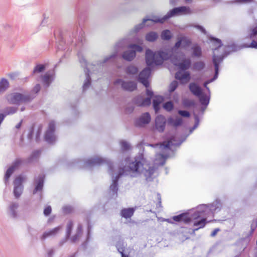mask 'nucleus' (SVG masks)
Segmentation results:
<instances>
[{"mask_svg":"<svg viewBox=\"0 0 257 257\" xmlns=\"http://www.w3.org/2000/svg\"><path fill=\"white\" fill-rule=\"evenodd\" d=\"M134 109V107L133 106H127L125 109V111L127 113H131L133 111Z\"/></svg>","mask_w":257,"mask_h":257,"instance_id":"0e129e2a","label":"nucleus"},{"mask_svg":"<svg viewBox=\"0 0 257 257\" xmlns=\"http://www.w3.org/2000/svg\"><path fill=\"white\" fill-rule=\"evenodd\" d=\"M133 102L138 106H143V97L138 96L133 99Z\"/></svg>","mask_w":257,"mask_h":257,"instance_id":"79ce46f5","label":"nucleus"},{"mask_svg":"<svg viewBox=\"0 0 257 257\" xmlns=\"http://www.w3.org/2000/svg\"><path fill=\"white\" fill-rule=\"evenodd\" d=\"M116 56V53L113 54L109 56L106 57L102 62H99V63L97 64L98 65H103L106 62H107L109 60L111 59L112 58L115 57Z\"/></svg>","mask_w":257,"mask_h":257,"instance_id":"09e8293b","label":"nucleus"},{"mask_svg":"<svg viewBox=\"0 0 257 257\" xmlns=\"http://www.w3.org/2000/svg\"><path fill=\"white\" fill-rule=\"evenodd\" d=\"M219 231V228H215L211 233V236H214L216 233H217V232H218Z\"/></svg>","mask_w":257,"mask_h":257,"instance_id":"774afa93","label":"nucleus"},{"mask_svg":"<svg viewBox=\"0 0 257 257\" xmlns=\"http://www.w3.org/2000/svg\"><path fill=\"white\" fill-rule=\"evenodd\" d=\"M52 211V208L50 206L46 207L44 210V214L45 216H48Z\"/></svg>","mask_w":257,"mask_h":257,"instance_id":"864d4df0","label":"nucleus"},{"mask_svg":"<svg viewBox=\"0 0 257 257\" xmlns=\"http://www.w3.org/2000/svg\"><path fill=\"white\" fill-rule=\"evenodd\" d=\"M83 35L84 32L82 30L81 28H78L77 27L76 29L72 32L71 35L69 36L70 40H68V41L69 43H73L74 42V39H75L76 42L77 40L79 42H82L84 38Z\"/></svg>","mask_w":257,"mask_h":257,"instance_id":"f3484780","label":"nucleus"},{"mask_svg":"<svg viewBox=\"0 0 257 257\" xmlns=\"http://www.w3.org/2000/svg\"><path fill=\"white\" fill-rule=\"evenodd\" d=\"M189 89L196 96H199L202 94L201 88L195 83H190L189 85Z\"/></svg>","mask_w":257,"mask_h":257,"instance_id":"a878e982","label":"nucleus"},{"mask_svg":"<svg viewBox=\"0 0 257 257\" xmlns=\"http://www.w3.org/2000/svg\"><path fill=\"white\" fill-rule=\"evenodd\" d=\"M194 27L195 28H196L197 29H198V30H199L200 31H201V32L204 33V34H206V30L202 26H200V25H195Z\"/></svg>","mask_w":257,"mask_h":257,"instance_id":"bf43d9fd","label":"nucleus"},{"mask_svg":"<svg viewBox=\"0 0 257 257\" xmlns=\"http://www.w3.org/2000/svg\"><path fill=\"white\" fill-rule=\"evenodd\" d=\"M221 203L216 200L212 203L207 205L201 204L197 207V210L191 214L192 220H194L193 226L196 227L192 229L193 233L200 228H203L208 222L206 218L220 211Z\"/></svg>","mask_w":257,"mask_h":257,"instance_id":"7ed1b4c3","label":"nucleus"},{"mask_svg":"<svg viewBox=\"0 0 257 257\" xmlns=\"http://www.w3.org/2000/svg\"><path fill=\"white\" fill-rule=\"evenodd\" d=\"M55 130V123L54 121H51L45 135V141L49 144H53L56 141V137L54 134Z\"/></svg>","mask_w":257,"mask_h":257,"instance_id":"4468645a","label":"nucleus"},{"mask_svg":"<svg viewBox=\"0 0 257 257\" xmlns=\"http://www.w3.org/2000/svg\"><path fill=\"white\" fill-rule=\"evenodd\" d=\"M142 51L141 46L137 44H130L128 46V50L123 53L122 57L126 61H132L135 58L136 52H141Z\"/></svg>","mask_w":257,"mask_h":257,"instance_id":"6e6552de","label":"nucleus"},{"mask_svg":"<svg viewBox=\"0 0 257 257\" xmlns=\"http://www.w3.org/2000/svg\"><path fill=\"white\" fill-rule=\"evenodd\" d=\"M19 207L18 202L12 201L10 203L8 209L7 213L12 218L16 219L18 217V209Z\"/></svg>","mask_w":257,"mask_h":257,"instance_id":"2eb2a0df","label":"nucleus"},{"mask_svg":"<svg viewBox=\"0 0 257 257\" xmlns=\"http://www.w3.org/2000/svg\"><path fill=\"white\" fill-rule=\"evenodd\" d=\"M120 144H121V149L123 151H127L130 149V145L127 142L124 141H122L120 142Z\"/></svg>","mask_w":257,"mask_h":257,"instance_id":"49530a36","label":"nucleus"},{"mask_svg":"<svg viewBox=\"0 0 257 257\" xmlns=\"http://www.w3.org/2000/svg\"><path fill=\"white\" fill-rule=\"evenodd\" d=\"M115 85H120L121 88L127 91L132 92L137 88V83L132 81H124L121 79H117L114 82Z\"/></svg>","mask_w":257,"mask_h":257,"instance_id":"9d476101","label":"nucleus"},{"mask_svg":"<svg viewBox=\"0 0 257 257\" xmlns=\"http://www.w3.org/2000/svg\"><path fill=\"white\" fill-rule=\"evenodd\" d=\"M45 69L44 65L39 64L37 65L33 70V73H40L43 72Z\"/></svg>","mask_w":257,"mask_h":257,"instance_id":"a19ab883","label":"nucleus"},{"mask_svg":"<svg viewBox=\"0 0 257 257\" xmlns=\"http://www.w3.org/2000/svg\"><path fill=\"white\" fill-rule=\"evenodd\" d=\"M192 44V41L191 39L186 36H181L178 38V40L175 44L174 46L170 49L164 51L165 52H170L175 53H182L179 50V48L182 45V47L183 49H187L190 47Z\"/></svg>","mask_w":257,"mask_h":257,"instance_id":"0eeeda50","label":"nucleus"},{"mask_svg":"<svg viewBox=\"0 0 257 257\" xmlns=\"http://www.w3.org/2000/svg\"><path fill=\"white\" fill-rule=\"evenodd\" d=\"M167 123L169 125L174 127H177L180 126L183 123V119L180 117H177L174 118L170 117L168 118Z\"/></svg>","mask_w":257,"mask_h":257,"instance_id":"cd10ccee","label":"nucleus"},{"mask_svg":"<svg viewBox=\"0 0 257 257\" xmlns=\"http://www.w3.org/2000/svg\"><path fill=\"white\" fill-rule=\"evenodd\" d=\"M72 210V207L70 206H65L63 207V211L65 213H69Z\"/></svg>","mask_w":257,"mask_h":257,"instance_id":"5fc2aeb1","label":"nucleus"},{"mask_svg":"<svg viewBox=\"0 0 257 257\" xmlns=\"http://www.w3.org/2000/svg\"><path fill=\"white\" fill-rule=\"evenodd\" d=\"M73 226V223L72 221L69 220L68 222L67 226H66V238H69L70 236L72 230Z\"/></svg>","mask_w":257,"mask_h":257,"instance_id":"4c0bfd02","label":"nucleus"},{"mask_svg":"<svg viewBox=\"0 0 257 257\" xmlns=\"http://www.w3.org/2000/svg\"><path fill=\"white\" fill-rule=\"evenodd\" d=\"M178 113L181 116L185 117H189L190 115V113L187 110H179L178 111Z\"/></svg>","mask_w":257,"mask_h":257,"instance_id":"3c124183","label":"nucleus"},{"mask_svg":"<svg viewBox=\"0 0 257 257\" xmlns=\"http://www.w3.org/2000/svg\"><path fill=\"white\" fill-rule=\"evenodd\" d=\"M61 229L62 226H59L52 229L46 231L44 232V233L43 234L41 237V239L42 240H45V239L49 237L55 236L59 233V232L61 230Z\"/></svg>","mask_w":257,"mask_h":257,"instance_id":"4be33fe9","label":"nucleus"},{"mask_svg":"<svg viewBox=\"0 0 257 257\" xmlns=\"http://www.w3.org/2000/svg\"><path fill=\"white\" fill-rule=\"evenodd\" d=\"M182 53L171 54L170 52H165L164 51H158L154 52L151 49H148L146 51V62L148 67L154 65H161L164 61L170 59L172 63L181 70L185 71L188 69L191 64L189 58H185L182 62H180V56H183Z\"/></svg>","mask_w":257,"mask_h":257,"instance_id":"f03ea898","label":"nucleus"},{"mask_svg":"<svg viewBox=\"0 0 257 257\" xmlns=\"http://www.w3.org/2000/svg\"><path fill=\"white\" fill-rule=\"evenodd\" d=\"M151 97H147L145 98H143V106H148L151 104Z\"/></svg>","mask_w":257,"mask_h":257,"instance_id":"603ef678","label":"nucleus"},{"mask_svg":"<svg viewBox=\"0 0 257 257\" xmlns=\"http://www.w3.org/2000/svg\"><path fill=\"white\" fill-rule=\"evenodd\" d=\"M158 38V34L155 32H150L146 35V40L150 42H155Z\"/></svg>","mask_w":257,"mask_h":257,"instance_id":"2f4dec72","label":"nucleus"},{"mask_svg":"<svg viewBox=\"0 0 257 257\" xmlns=\"http://www.w3.org/2000/svg\"><path fill=\"white\" fill-rule=\"evenodd\" d=\"M161 39L163 40H169L171 39V32L169 30H165L162 32L161 34Z\"/></svg>","mask_w":257,"mask_h":257,"instance_id":"e433bc0d","label":"nucleus"},{"mask_svg":"<svg viewBox=\"0 0 257 257\" xmlns=\"http://www.w3.org/2000/svg\"><path fill=\"white\" fill-rule=\"evenodd\" d=\"M40 154L41 151L40 150H37L33 152L29 158V162H33L36 160L40 156Z\"/></svg>","mask_w":257,"mask_h":257,"instance_id":"ea45409f","label":"nucleus"},{"mask_svg":"<svg viewBox=\"0 0 257 257\" xmlns=\"http://www.w3.org/2000/svg\"><path fill=\"white\" fill-rule=\"evenodd\" d=\"M55 73L53 70L51 72H48L42 77V81L44 84L47 87H49L50 83L54 79Z\"/></svg>","mask_w":257,"mask_h":257,"instance_id":"b1692460","label":"nucleus"},{"mask_svg":"<svg viewBox=\"0 0 257 257\" xmlns=\"http://www.w3.org/2000/svg\"><path fill=\"white\" fill-rule=\"evenodd\" d=\"M195 124H194L193 126L190 130V133H192V132L195 129H196L199 125V117L198 116V115H195Z\"/></svg>","mask_w":257,"mask_h":257,"instance_id":"a18cd8bd","label":"nucleus"},{"mask_svg":"<svg viewBox=\"0 0 257 257\" xmlns=\"http://www.w3.org/2000/svg\"><path fill=\"white\" fill-rule=\"evenodd\" d=\"M134 212V208H124L121 210L120 215L125 218H129L133 215Z\"/></svg>","mask_w":257,"mask_h":257,"instance_id":"c756f323","label":"nucleus"},{"mask_svg":"<svg viewBox=\"0 0 257 257\" xmlns=\"http://www.w3.org/2000/svg\"><path fill=\"white\" fill-rule=\"evenodd\" d=\"M175 78L181 81L182 82H183L184 80L187 82L190 79V74L188 71H186L184 73L178 71L175 74Z\"/></svg>","mask_w":257,"mask_h":257,"instance_id":"393cba45","label":"nucleus"},{"mask_svg":"<svg viewBox=\"0 0 257 257\" xmlns=\"http://www.w3.org/2000/svg\"><path fill=\"white\" fill-rule=\"evenodd\" d=\"M9 87V82L6 78H2L0 81V92L5 91Z\"/></svg>","mask_w":257,"mask_h":257,"instance_id":"f704fd0d","label":"nucleus"},{"mask_svg":"<svg viewBox=\"0 0 257 257\" xmlns=\"http://www.w3.org/2000/svg\"><path fill=\"white\" fill-rule=\"evenodd\" d=\"M178 83L177 81H173L169 85V91L170 92H172L175 90L178 87Z\"/></svg>","mask_w":257,"mask_h":257,"instance_id":"c03bdc74","label":"nucleus"},{"mask_svg":"<svg viewBox=\"0 0 257 257\" xmlns=\"http://www.w3.org/2000/svg\"><path fill=\"white\" fill-rule=\"evenodd\" d=\"M146 94L148 95V96L149 97H151V98H152V97L153 96V92L152 90H150L148 89H147Z\"/></svg>","mask_w":257,"mask_h":257,"instance_id":"e2e57ef3","label":"nucleus"},{"mask_svg":"<svg viewBox=\"0 0 257 257\" xmlns=\"http://www.w3.org/2000/svg\"><path fill=\"white\" fill-rule=\"evenodd\" d=\"M42 130V126L41 125H39L38 126L36 134V141L37 142H39L40 140V136L41 135V132Z\"/></svg>","mask_w":257,"mask_h":257,"instance_id":"de8ad7c7","label":"nucleus"},{"mask_svg":"<svg viewBox=\"0 0 257 257\" xmlns=\"http://www.w3.org/2000/svg\"><path fill=\"white\" fill-rule=\"evenodd\" d=\"M54 251L53 249H50L47 251L48 257H52L54 254Z\"/></svg>","mask_w":257,"mask_h":257,"instance_id":"338daca9","label":"nucleus"},{"mask_svg":"<svg viewBox=\"0 0 257 257\" xmlns=\"http://www.w3.org/2000/svg\"><path fill=\"white\" fill-rule=\"evenodd\" d=\"M125 73L130 76L131 78H137L138 77L139 70L137 67L133 65H130L125 69Z\"/></svg>","mask_w":257,"mask_h":257,"instance_id":"5701e85b","label":"nucleus"},{"mask_svg":"<svg viewBox=\"0 0 257 257\" xmlns=\"http://www.w3.org/2000/svg\"><path fill=\"white\" fill-rule=\"evenodd\" d=\"M192 13V10L188 7L181 6L175 7L170 10L167 14L162 18H159L158 16H153L151 19H144L141 24L135 27L134 31L135 33H137L144 27L146 24L147 26H151L153 23L163 24L165 22L171 18L191 15Z\"/></svg>","mask_w":257,"mask_h":257,"instance_id":"20e7f679","label":"nucleus"},{"mask_svg":"<svg viewBox=\"0 0 257 257\" xmlns=\"http://www.w3.org/2000/svg\"><path fill=\"white\" fill-rule=\"evenodd\" d=\"M78 56L79 57V62L81 63V66L82 67H86V68L84 69L86 78L83 85V91H84L89 88L91 84V77L89 74V70L87 68V63L86 60L85 59L84 57L81 55V53H78Z\"/></svg>","mask_w":257,"mask_h":257,"instance_id":"1a4fd4ad","label":"nucleus"},{"mask_svg":"<svg viewBox=\"0 0 257 257\" xmlns=\"http://www.w3.org/2000/svg\"><path fill=\"white\" fill-rule=\"evenodd\" d=\"M41 89V85L39 84H36L32 90L28 94H31L32 95H35V97L36 96V94L39 92Z\"/></svg>","mask_w":257,"mask_h":257,"instance_id":"37998d69","label":"nucleus"},{"mask_svg":"<svg viewBox=\"0 0 257 257\" xmlns=\"http://www.w3.org/2000/svg\"><path fill=\"white\" fill-rule=\"evenodd\" d=\"M162 100V98L160 96L156 97L153 100V106L156 113H157L160 109V104Z\"/></svg>","mask_w":257,"mask_h":257,"instance_id":"72a5a7b5","label":"nucleus"},{"mask_svg":"<svg viewBox=\"0 0 257 257\" xmlns=\"http://www.w3.org/2000/svg\"><path fill=\"white\" fill-rule=\"evenodd\" d=\"M250 38L252 39V42L249 47L257 49V26L252 29Z\"/></svg>","mask_w":257,"mask_h":257,"instance_id":"bb28decb","label":"nucleus"},{"mask_svg":"<svg viewBox=\"0 0 257 257\" xmlns=\"http://www.w3.org/2000/svg\"><path fill=\"white\" fill-rule=\"evenodd\" d=\"M183 104L186 106H193L195 103L194 101L189 99H186L183 101Z\"/></svg>","mask_w":257,"mask_h":257,"instance_id":"8fccbe9b","label":"nucleus"},{"mask_svg":"<svg viewBox=\"0 0 257 257\" xmlns=\"http://www.w3.org/2000/svg\"><path fill=\"white\" fill-rule=\"evenodd\" d=\"M34 132V127H32L30 130V132H29V134L28 135V138L29 140H31L32 139Z\"/></svg>","mask_w":257,"mask_h":257,"instance_id":"13d9d810","label":"nucleus"},{"mask_svg":"<svg viewBox=\"0 0 257 257\" xmlns=\"http://www.w3.org/2000/svg\"><path fill=\"white\" fill-rule=\"evenodd\" d=\"M35 98V95L31 94H22L20 93H12L8 94L6 99L8 102L13 104H19L21 102H29Z\"/></svg>","mask_w":257,"mask_h":257,"instance_id":"423d86ee","label":"nucleus"},{"mask_svg":"<svg viewBox=\"0 0 257 257\" xmlns=\"http://www.w3.org/2000/svg\"><path fill=\"white\" fill-rule=\"evenodd\" d=\"M159 156L161 157V158L163 159V161L160 163L161 165L163 166L165 163V160L168 157V155H164L163 154H159Z\"/></svg>","mask_w":257,"mask_h":257,"instance_id":"6e6d98bb","label":"nucleus"},{"mask_svg":"<svg viewBox=\"0 0 257 257\" xmlns=\"http://www.w3.org/2000/svg\"><path fill=\"white\" fill-rule=\"evenodd\" d=\"M235 2L239 3H249L252 2H254V0H235Z\"/></svg>","mask_w":257,"mask_h":257,"instance_id":"680f3d73","label":"nucleus"},{"mask_svg":"<svg viewBox=\"0 0 257 257\" xmlns=\"http://www.w3.org/2000/svg\"><path fill=\"white\" fill-rule=\"evenodd\" d=\"M204 62L200 61L195 62L193 65V69L197 71H201L205 68Z\"/></svg>","mask_w":257,"mask_h":257,"instance_id":"c9c22d12","label":"nucleus"},{"mask_svg":"<svg viewBox=\"0 0 257 257\" xmlns=\"http://www.w3.org/2000/svg\"><path fill=\"white\" fill-rule=\"evenodd\" d=\"M174 221L178 222H183L187 224L192 221L191 214L189 213H183L179 215L174 216L172 217Z\"/></svg>","mask_w":257,"mask_h":257,"instance_id":"aec40b11","label":"nucleus"},{"mask_svg":"<svg viewBox=\"0 0 257 257\" xmlns=\"http://www.w3.org/2000/svg\"><path fill=\"white\" fill-rule=\"evenodd\" d=\"M60 39H61V42H60V43L58 45L57 49L59 50H62L64 49L63 46H62V44L64 43L63 39L62 38H61V36H60Z\"/></svg>","mask_w":257,"mask_h":257,"instance_id":"052dcab7","label":"nucleus"},{"mask_svg":"<svg viewBox=\"0 0 257 257\" xmlns=\"http://www.w3.org/2000/svg\"><path fill=\"white\" fill-rule=\"evenodd\" d=\"M80 234L76 233L73 236H72L71 238V241L72 242L74 243L75 241H76L79 238V237Z\"/></svg>","mask_w":257,"mask_h":257,"instance_id":"4d7b16f0","label":"nucleus"},{"mask_svg":"<svg viewBox=\"0 0 257 257\" xmlns=\"http://www.w3.org/2000/svg\"><path fill=\"white\" fill-rule=\"evenodd\" d=\"M144 149L142 152L139 153L135 158L134 161L130 162V158H126L124 162L125 165L120 167L118 174L114 177V166L112 163L109 160L99 157L91 158L84 163V167L91 168L93 166L106 164L108 167L109 174L112 176V183L109 187L112 195L117 196L118 191V181L120 177L130 175L132 177H136L138 175L143 174L147 181L152 180V176L154 173L155 168L148 164L144 158Z\"/></svg>","mask_w":257,"mask_h":257,"instance_id":"f257e3e1","label":"nucleus"},{"mask_svg":"<svg viewBox=\"0 0 257 257\" xmlns=\"http://www.w3.org/2000/svg\"><path fill=\"white\" fill-rule=\"evenodd\" d=\"M163 108L167 111H171L174 108L173 103L171 101H168L163 104Z\"/></svg>","mask_w":257,"mask_h":257,"instance_id":"58836bf2","label":"nucleus"},{"mask_svg":"<svg viewBox=\"0 0 257 257\" xmlns=\"http://www.w3.org/2000/svg\"><path fill=\"white\" fill-rule=\"evenodd\" d=\"M166 123V119L162 115H158L155 119V128L160 133L164 132Z\"/></svg>","mask_w":257,"mask_h":257,"instance_id":"6ab92c4d","label":"nucleus"},{"mask_svg":"<svg viewBox=\"0 0 257 257\" xmlns=\"http://www.w3.org/2000/svg\"><path fill=\"white\" fill-rule=\"evenodd\" d=\"M44 178L45 176L43 174H41L35 178L34 184L35 187L33 190V194H36L38 192L42 191L44 186Z\"/></svg>","mask_w":257,"mask_h":257,"instance_id":"412c9836","label":"nucleus"},{"mask_svg":"<svg viewBox=\"0 0 257 257\" xmlns=\"http://www.w3.org/2000/svg\"><path fill=\"white\" fill-rule=\"evenodd\" d=\"M25 178L20 175L16 178L14 181V195L16 199H18L20 197L23 192L24 186L22 184Z\"/></svg>","mask_w":257,"mask_h":257,"instance_id":"9b49d317","label":"nucleus"},{"mask_svg":"<svg viewBox=\"0 0 257 257\" xmlns=\"http://www.w3.org/2000/svg\"><path fill=\"white\" fill-rule=\"evenodd\" d=\"M151 120V116L149 113L145 112L142 114L135 121V125L138 127H142L148 124Z\"/></svg>","mask_w":257,"mask_h":257,"instance_id":"a211bd4d","label":"nucleus"},{"mask_svg":"<svg viewBox=\"0 0 257 257\" xmlns=\"http://www.w3.org/2000/svg\"><path fill=\"white\" fill-rule=\"evenodd\" d=\"M115 246L119 253H120L121 257H128V255L125 254L124 252L125 246L124 244L123 241L119 239L116 243Z\"/></svg>","mask_w":257,"mask_h":257,"instance_id":"c85d7f7f","label":"nucleus"},{"mask_svg":"<svg viewBox=\"0 0 257 257\" xmlns=\"http://www.w3.org/2000/svg\"><path fill=\"white\" fill-rule=\"evenodd\" d=\"M151 72V68L150 67H146L139 73L138 77H137V80L146 88L149 86L148 79L150 76Z\"/></svg>","mask_w":257,"mask_h":257,"instance_id":"ddd939ff","label":"nucleus"},{"mask_svg":"<svg viewBox=\"0 0 257 257\" xmlns=\"http://www.w3.org/2000/svg\"><path fill=\"white\" fill-rule=\"evenodd\" d=\"M193 57L200 58L202 56V50L198 44H194L191 47Z\"/></svg>","mask_w":257,"mask_h":257,"instance_id":"7c9ffc66","label":"nucleus"},{"mask_svg":"<svg viewBox=\"0 0 257 257\" xmlns=\"http://www.w3.org/2000/svg\"><path fill=\"white\" fill-rule=\"evenodd\" d=\"M22 161L21 159H17L7 170L5 176V182L7 185L9 182V179L15 170L22 164Z\"/></svg>","mask_w":257,"mask_h":257,"instance_id":"dca6fc26","label":"nucleus"},{"mask_svg":"<svg viewBox=\"0 0 257 257\" xmlns=\"http://www.w3.org/2000/svg\"><path fill=\"white\" fill-rule=\"evenodd\" d=\"M82 230V226L81 224H79L78 225L77 228V233L81 234Z\"/></svg>","mask_w":257,"mask_h":257,"instance_id":"69168bd1","label":"nucleus"},{"mask_svg":"<svg viewBox=\"0 0 257 257\" xmlns=\"http://www.w3.org/2000/svg\"><path fill=\"white\" fill-rule=\"evenodd\" d=\"M210 40L213 42L214 46H216V48L214 49L213 55L212 56V62L215 67L214 75L212 78L206 81L203 84L204 87L209 92H210V90L209 87L207 86V85L210 83L214 81L217 78L219 72V64L223 61L224 57L229 54L228 52H227V49H229L232 51H235L234 46H227L225 47L224 53L223 54L221 55H217L215 54L216 52L218 51L219 48L222 46L221 41L218 38H216L213 37H211Z\"/></svg>","mask_w":257,"mask_h":257,"instance_id":"39448f33","label":"nucleus"},{"mask_svg":"<svg viewBox=\"0 0 257 257\" xmlns=\"http://www.w3.org/2000/svg\"><path fill=\"white\" fill-rule=\"evenodd\" d=\"M198 97L199 98L200 102L202 105L207 106L208 105L210 100L209 96L202 93V94Z\"/></svg>","mask_w":257,"mask_h":257,"instance_id":"473e14b6","label":"nucleus"},{"mask_svg":"<svg viewBox=\"0 0 257 257\" xmlns=\"http://www.w3.org/2000/svg\"><path fill=\"white\" fill-rule=\"evenodd\" d=\"M184 141V140H182L181 141H180L177 143H175V138L172 137L170 141L168 142H164L163 143L160 144H147V146H151L154 148H157L158 147H159V148L161 150H164L166 149H169L171 150L172 149L170 148L171 147L173 146H179L182 142Z\"/></svg>","mask_w":257,"mask_h":257,"instance_id":"f8f14e48","label":"nucleus"}]
</instances>
